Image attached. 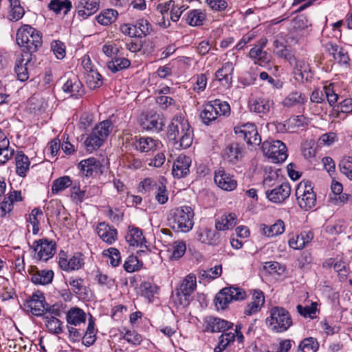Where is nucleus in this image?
Returning a JSON list of instances; mask_svg holds the SVG:
<instances>
[{"mask_svg": "<svg viewBox=\"0 0 352 352\" xmlns=\"http://www.w3.org/2000/svg\"><path fill=\"white\" fill-rule=\"evenodd\" d=\"M167 137L176 148H187L193 140V131L182 116H175L168 125Z\"/></svg>", "mask_w": 352, "mask_h": 352, "instance_id": "f257e3e1", "label": "nucleus"}, {"mask_svg": "<svg viewBox=\"0 0 352 352\" xmlns=\"http://www.w3.org/2000/svg\"><path fill=\"white\" fill-rule=\"evenodd\" d=\"M194 210L188 206H182L170 210L168 221L172 229L178 232H188L194 225Z\"/></svg>", "mask_w": 352, "mask_h": 352, "instance_id": "f03ea898", "label": "nucleus"}, {"mask_svg": "<svg viewBox=\"0 0 352 352\" xmlns=\"http://www.w3.org/2000/svg\"><path fill=\"white\" fill-rule=\"evenodd\" d=\"M16 42L23 51L32 54L41 47L42 34L30 25H22L16 32Z\"/></svg>", "mask_w": 352, "mask_h": 352, "instance_id": "7ed1b4c3", "label": "nucleus"}, {"mask_svg": "<svg viewBox=\"0 0 352 352\" xmlns=\"http://www.w3.org/2000/svg\"><path fill=\"white\" fill-rule=\"evenodd\" d=\"M266 324L276 333L287 331L292 325V319L289 311L281 307H273L270 310V316Z\"/></svg>", "mask_w": 352, "mask_h": 352, "instance_id": "20e7f679", "label": "nucleus"}, {"mask_svg": "<svg viewBox=\"0 0 352 352\" xmlns=\"http://www.w3.org/2000/svg\"><path fill=\"white\" fill-rule=\"evenodd\" d=\"M230 113V107L228 102L215 99L204 105L200 118L205 124L209 125L218 118L228 116Z\"/></svg>", "mask_w": 352, "mask_h": 352, "instance_id": "39448f33", "label": "nucleus"}, {"mask_svg": "<svg viewBox=\"0 0 352 352\" xmlns=\"http://www.w3.org/2000/svg\"><path fill=\"white\" fill-rule=\"evenodd\" d=\"M197 287L196 276L190 274L182 281L179 288L173 294V300L177 305L186 307L192 300L191 295Z\"/></svg>", "mask_w": 352, "mask_h": 352, "instance_id": "423d86ee", "label": "nucleus"}, {"mask_svg": "<svg viewBox=\"0 0 352 352\" xmlns=\"http://www.w3.org/2000/svg\"><path fill=\"white\" fill-rule=\"evenodd\" d=\"M96 330L95 329V322L92 318L89 320L88 324L82 329H76L70 327L69 328V340L72 342L82 340V343L86 346L93 345L96 340Z\"/></svg>", "mask_w": 352, "mask_h": 352, "instance_id": "0eeeda50", "label": "nucleus"}, {"mask_svg": "<svg viewBox=\"0 0 352 352\" xmlns=\"http://www.w3.org/2000/svg\"><path fill=\"white\" fill-rule=\"evenodd\" d=\"M263 153L274 163L283 162L287 157V147L280 140L265 141L261 146Z\"/></svg>", "mask_w": 352, "mask_h": 352, "instance_id": "6e6552de", "label": "nucleus"}, {"mask_svg": "<svg viewBox=\"0 0 352 352\" xmlns=\"http://www.w3.org/2000/svg\"><path fill=\"white\" fill-rule=\"evenodd\" d=\"M245 297L246 294L241 288L225 287L216 295L214 303L218 309H224L232 301L243 300Z\"/></svg>", "mask_w": 352, "mask_h": 352, "instance_id": "1a4fd4ad", "label": "nucleus"}, {"mask_svg": "<svg viewBox=\"0 0 352 352\" xmlns=\"http://www.w3.org/2000/svg\"><path fill=\"white\" fill-rule=\"evenodd\" d=\"M32 248L34 252V257L36 259L47 261L56 253V244L54 241L41 239L34 242Z\"/></svg>", "mask_w": 352, "mask_h": 352, "instance_id": "9d476101", "label": "nucleus"}, {"mask_svg": "<svg viewBox=\"0 0 352 352\" xmlns=\"http://www.w3.org/2000/svg\"><path fill=\"white\" fill-rule=\"evenodd\" d=\"M296 196L299 206L305 211L316 206V195L311 186L300 184L296 190Z\"/></svg>", "mask_w": 352, "mask_h": 352, "instance_id": "9b49d317", "label": "nucleus"}, {"mask_svg": "<svg viewBox=\"0 0 352 352\" xmlns=\"http://www.w3.org/2000/svg\"><path fill=\"white\" fill-rule=\"evenodd\" d=\"M245 153L243 144L233 142L228 144L222 151L221 156L224 161L236 164L242 160Z\"/></svg>", "mask_w": 352, "mask_h": 352, "instance_id": "f8f14e48", "label": "nucleus"}, {"mask_svg": "<svg viewBox=\"0 0 352 352\" xmlns=\"http://www.w3.org/2000/svg\"><path fill=\"white\" fill-rule=\"evenodd\" d=\"M46 305L45 297L41 292L34 293L24 303V306L36 316H42L45 314Z\"/></svg>", "mask_w": 352, "mask_h": 352, "instance_id": "ddd939ff", "label": "nucleus"}, {"mask_svg": "<svg viewBox=\"0 0 352 352\" xmlns=\"http://www.w3.org/2000/svg\"><path fill=\"white\" fill-rule=\"evenodd\" d=\"M140 124L145 130L160 132L163 129L165 122L162 116L157 113L151 112L143 113L141 116Z\"/></svg>", "mask_w": 352, "mask_h": 352, "instance_id": "4468645a", "label": "nucleus"}, {"mask_svg": "<svg viewBox=\"0 0 352 352\" xmlns=\"http://www.w3.org/2000/svg\"><path fill=\"white\" fill-rule=\"evenodd\" d=\"M214 181L219 188L226 191H232L237 186V182L234 176L226 173L222 168L215 170Z\"/></svg>", "mask_w": 352, "mask_h": 352, "instance_id": "2eb2a0df", "label": "nucleus"}, {"mask_svg": "<svg viewBox=\"0 0 352 352\" xmlns=\"http://www.w3.org/2000/svg\"><path fill=\"white\" fill-rule=\"evenodd\" d=\"M31 281L35 285H46L53 280L54 273L51 270H39L36 266H30L28 270Z\"/></svg>", "mask_w": 352, "mask_h": 352, "instance_id": "dca6fc26", "label": "nucleus"}, {"mask_svg": "<svg viewBox=\"0 0 352 352\" xmlns=\"http://www.w3.org/2000/svg\"><path fill=\"white\" fill-rule=\"evenodd\" d=\"M32 55L23 52L18 56L15 61L14 72L17 79L21 82H25L29 78V65L32 60Z\"/></svg>", "mask_w": 352, "mask_h": 352, "instance_id": "f3484780", "label": "nucleus"}, {"mask_svg": "<svg viewBox=\"0 0 352 352\" xmlns=\"http://www.w3.org/2000/svg\"><path fill=\"white\" fill-rule=\"evenodd\" d=\"M204 331L211 333L224 332L233 327V323L213 316H207L204 320Z\"/></svg>", "mask_w": 352, "mask_h": 352, "instance_id": "a211bd4d", "label": "nucleus"}, {"mask_svg": "<svg viewBox=\"0 0 352 352\" xmlns=\"http://www.w3.org/2000/svg\"><path fill=\"white\" fill-rule=\"evenodd\" d=\"M66 319L69 333L70 327L76 329H82L86 327L87 315L82 309L78 307L71 308L67 313Z\"/></svg>", "mask_w": 352, "mask_h": 352, "instance_id": "6ab92c4d", "label": "nucleus"}, {"mask_svg": "<svg viewBox=\"0 0 352 352\" xmlns=\"http://www.w3.org/2000/svg\"><path fill=\"white\" fill-rule=\"evenodd\" d=\"M197 239L202 243L217 246L221 242V239L217 230L207 227L200 228L196 232Z\"/></svg>", "mask_w": 352, "mask_h": 352, "instance_id": "aec40b11", "label": "nucleus"}, {"mask_svg": "<svg viewBox=\"0 0 352 352\" xmlns=\"http://www.w3.org/2000/svg\"><path fill=\"white\" fill-rule=\"evenodd\" d=\"M291 193V187L289 183H283L272 190L265 192L267 198L274 203H282L288 198Z\"/></svg>", "mask_w": 352, "mask_h": 352, "instance_id": "412c9836", "label": "nucleus"}, {"mask_svg": "<svg viewBox=\"0 0 352 352\" xmlns=\"http://www.w3.org/2000/svg\"><path fill=\"white\" fill-rule=\"evenodd\" d=\"M191 164V159L184 155H179L174 162L172 173L174 177L182 178L186 176L189 172V168Z\"/></svg>", "mask_w": 352, "mask_h": 352, "instance_id": "4be33fe9", "label": "nucleus"}, {"mask_svg": "<svg viewBox=\"0 0 352 352\" xmlns=\"http://www.w3.org/2000/svg\"><path fill=\"white\" fill-rule=\"evenodd\" d=\"M233 72V63L228 61L223 63L222 67L215 72V78L223 87L228 88L231 86L232 82Z\"/></svg>", "mask_w": 352, "mask_h": 352, "instance_id": "5701e85b", "label": "nucleus"}, {"mask_svg": "<svg viewBox=\"0 0 352 352\" xmlns=\"http://www.w3.org/2000/svg\"><path fill=\"white\" fill-rule=\"evenodd\" d=\"M100 7V0H80L76 5L78 14L86 19L96 13Z\"/></svg>", "mask_w": 352, "mask_h": 352, "instance_id": "b1692460", "label": "nucleus"}, {"mask_svg": "<svg viewBox=\"0 0 352 352\" xmlns=\"http://www.w3.org/2000/svg\"><path fill=\"white\" fill-rule=\"evenodd\" d=\"M96 232L98 236L107 244H112L117 239V230L105 222L98 223L96 227Z\"/></svg>", "mask_w": 352, "mask_h": 352, "instance_id": "393cba45", "label": "nucleus"}, {"mask_svg": "<svg viewBox=\"0 0 352 352\" xmlns=\"http://www.w3.org/2000/svg\"><path fill=\"white\" fill-rule=\"evenodd\" d=\"M274 102L268 98H256L249 102L250 111L258 114L267 115L273 107Z\"/></svg>", "mask_w": 352, "mask_h": 352, "instance_id": "a878e982", "label": "nucleus"}, {"mask_svg": "<svg viewBox=\"0 0 352 352\" xmlns=\"http://www.w3.org/2000/svg\"><path fill=\"white\" fill-rule=\"evenodd\" d=\"M265 304V296L264 294L261 290H256L254 292L252 301L249 302L245 310L244 314L245 316H252L256 313H258L261 307Z\"/></svg>", "mask_w": 352, "mask_h": 352, "instance_id": "bb28decb", "label": "nucleus"}, {"mask_svg": "<svg viewBox=\"0 0 352 352\" xmlns=\"http://www.w3.org/2000/svg\"><path fill=\"white\" fill-rule=\"evenodd\" d=\"M125 239L131 246L141 248L143 247V245L146 246V240L143 236L142 230L133 226H129Z\"/></svg>", "mask_w": 352, "mask_h": 352, "instance_id": "cd10ccee", "label": "nucleus"}, {"mask_svg": "<svg viewBox=\"0 0 352 352\" xmlns=\"http://www.w3.org/2000/svg\"><path fill=\"white\" fill-rule=\"evenodd\" d=\"M58 263L63 270L69 272L81 268L84 265V259L81 254L76 253L69 259L60 257Z\"/></svg>", "mask_w": 352, "mask_h": 352, "instance_id": "c85d7f7f", "label": "nucleus"}, {"mask_svg": "<svg viewBox=\"0 0 352 352\" xmlns=\"http://www.w3.org/2000/svg\"><path fill=\"white\" fill-rule=\"evenodd\" d=\"M63 90L65 93L70 94L71 96L76 98L84 93L82 84L75 75H72L66 80L63 86Z\"/></svg>", "mask_w": 352, "mask_h": 352, "instance_id": "c756f323", "label": "nucleus"}, {"mask_svg": "<svg viewBox=\"0 0 352 352\" xmlns=\"http://www.w3.org/2000/svg\"><path fill=\"white\" fill-rule=\"evenodd\" d=\"M78 168L84 176L87 177H92L94 174L98 173L100 168V163L96 158L90 157L82 160L78 164Z\"/></svg>", "mask_w": 352, "mask_h": 352, "instance_id": "7c9ffc66", "label": "nucleus"}, {"mask_svg": "<svg viewBox=\"0 0 352 352\" xmlns=\"http://www.w3.org/2000/svg\"><path fill=\"white\" fill-rule=\"evenodd\" d=\"M158 144L159 142L157 140L149 137H140L136 139L133 143L135 149L142 153L156 150Z\"/></svg>", "mask_w": 352, "mask_h": 352, "instance_id": "2f4dec72", "label": "nucleus"}, {"mask_svg": "<svg viewBox=\"0 0 352 352\" xmlns=\"http://www.w3.org/2000/svg\"><path fill=\"white\" fill-rule=\"evenodd\" d=\"M314 238V234L311 231H303L296 238L293 237L289 239V246L295 250L303 249Z\"/></svg>", "mask_w": 352, "mask_h": 352, "instance_id": "473e14b6", "label": "nucleus"}, {"mask_svg": "<svg viewBox=\"0 0 352 352\" xmlns=\"http://www.w3.org/2000/svg\"><path fill=\"white\" fill-rule=\"evenodd\" d=\"M236 216L234 213L223 214L216 220L215 228L217 230H226L236 226Z\"/></svg>", "mask_w": 352, "mask_h": 352, "instance_id": "72a5a7b5", "label": "nucleus"}, {"mask_svg": "<svg viewBox=\"0 0 352 352\" xmlns=\"http://www.w3.org/2000/svg\"><path fill=\"white\" fill-rule=\"evenodd\" d=\"M16 172L21 177H25L29 170L30 162L22 151L17 152L15 156Z\"/></svg>", "mask_w": 352, "mask_h": 352, "instance_id": "f704fd0d", "label": "nucleus"}, {"mask_svg": "<svg viewBox=\"0 0 352 352\" xmlns=\"http://www.w3.org/2000/svg\"><path fill=\"white\" fill-rule=\"evenodd\" d=\"M293 73L295 78L298 81H303L304 74L309 71V64L301 58H296L294 61L293 65Z\"/></svg>", "mask_w": 352, "mask_h": 352, "instance_id": "c9c22d12", "label": "nucleus"}, {"mask_svg": "<svg viewBox=\"0 0 352 352\" xmlns=\"http://www.w3.org/2000/svg\"><path fill=\"white\" fill-rule=\"evenodd\" d=\"M45 326L50 333L59 335L63 332V322L53 316H45Z\"/></svg>", "mask_w": 352, "mask_h": 352, "instance_id": "e433bc0d", "label": "nucleus"}, {"mask_svg": "<svg viewBox=\"0 0 352 352\" xmlns=\"http://www.w3.org/2000/svg\"><path fill=\"white\" fill-rule=\"evenodd\" d=\"M206 15L201 10H192L188 12L186 21L191 26H199L206 20Z\"/></svg>", "mask_w": 352, "mask_h": 352, "instance_id": "4c0bfd02", "label": "nucleus"}, {"mask_svg": "<svg viewBox=\"0 0 352 352\" xmlns=\"http://www.w3.org/2000/svg\"><path fill=\"white\" fill-rule=\"evenodd\" d=\"M285 230L284 222L281 220L277 221L271 226L263 225L262 233L267 237H273L281 234Z\"/></svg>", "mask_w": 352, "mask_h": 352, "instance_id": "58836bf2", "label": "nucleus"}, {"mask_svg": "<svg viewBox=\"0 0 352 352\" xmlns=\"http://www.w3.org/2000/svg\"><path fill=\"white\" fill-rule=\"evenodd\" d=\"M48 8L56 14L63 11L66 14L72 8V2L70 0H52Z\"/></svg>", "mask_w": 352, "mask_h": 352, "instance_id": "ea45409f", "label": "nucleus"}, {"mask_svg": "<svg viewBox=\"0 0 352 352\" xmlns=\"http://www.w3.org/2000/svg\"><path fill=\"white\" fill-rule=\"evenodd\" d=\"M72 184L73 182L69 176L60 177L53 182L52 186V193L56 195L72 186Z\"/></svg>", "mask_w": 352, "mask_h": 352, "instance_id": "a19ab883", "label": "nucleus"}, {"mask_svg": "<svg viewBox=\"0 0 352 352\" xmlns=\"http://www.w3.org/2000/svg\"><path fill=\"white\" fill-rule=\"evenodd\" d=\"M131 65L129 59L122 57H116L107 64V67L113 73L128 68Z\"/></svg>", "mask_w": 352, "mask_h": 352, "instance_id": "79ce46f5", "label": "nucleus"}, {"mask_svg": "<svg viewBox=\"0 0 352 352\" xmlns=\"http://www.w3.org/2000/svg\"><path fill=\"white\" fill-rule=\"evenodd\" d=\"M112 131V122L104 120L97 124L93 131L104 141Z\"/></svg>", "mask_w": 352, "mask_h": 352, "instance_id": "37998d69", "label": "nucleus"}, {"mask_svg": "<svg viewBox=\"0 0 352 352\" xmlns=\"http://www.w3.org/2000/svg\"><path fill=\"white\" fill-rule=\"evenodd\" d=\"M10 10L9 18L12 21H18L21 19L25 13L23 8L21 6L19 0H9Z\"/></svg>", "mask_w": 352, "mask_h": 352, "instance_id": "c03bdc74", "label": "nucleus"}, {"mask_svg": "<svg viewBox=\"0 0 352 352\" xmlns=\"http://www.w3.org/2000/svg\"><path fill=\"white\" fill-rule=\"evenodd\" d=\"M133 24L136 29L137 37L142 38L151 32L152 26L146 19H140Z\"/></svg>", "mask_w": 352, "mask_h": 352, "instance_id": "a18cd8bd", "label": "nucleus"}, {"mask_svg": "<svg viewBox=\"0 0 352 352\" xmlns=\"http://www.w3.org/2000/svg\"><path fill=\"white\" fill-rule=\"evenodd\" d=\"M118 14L116 10L107 9L97 16V21L101 25H108L116 20Z\"/></svg>", "mask_w": 352, "mask_h": 352, "instance_id": "49530a36", "label": "nucleus"}, {"mask_svg": "<svg viewBox=\"0 0 352 352\" xmlns=\"http://www.w3.org/2000/svg\"><path fill=\"white\" fill-rule=\"evenodd\" d=\"M319 347L317 340L312 337L302 340L298 349V352H316Z\"/></svg>", "mask_w": 352, "mask_h": 352, "instance_id": "de8ad7c7", "label": "nucleus"}, {"mask_svg": "<svg viewBox=\"0 0 352 352\" xmlns=\"http://www.w3.org/2000/svg\"><path fill=\"white\" fill-rule=\"evenodd\" d=\"M235 340V335L234 333H225L219 338L218 345L214 348V352H223L227 346Z\"/></svg>", "mask_w": 352, "mask_h": 352, "instance_id": "09e8293b", "label": "nucleus"}, {"mask_svg": "<svg viewBox=\"0 0 352 352\" xmlns=\"http://www.w3.org/2000/svg\"><path fill=\"white\" fill-rule=\"evenodd\" d=\"M103 142V140L92 131L91 133L86 138L85 145L87 151L91 153L94 150L98 148Z\"/></svg>", "mask_w": 352, "mask_h": 352, "instance_id": "8fccbe9b", "label": "nucleus"}, {"mask_svg": "<svg viewBox=\"0 0 352 352\" xmlns=\"http://www.w3.org/2000/svg\"><path fill=\"white\" fill-rule=\"evenodd\" d=\"M86 82L90 89H94L102 85V76L96 70L86 74Z\"/></svg>", "mask_w": 352, "mask_h": 352, "instance_id": "3c124183", "label": "nucleus"}, {"mask_svg": "<svg viewBox=\"0 0 352 352\" xmlns=\"http://www.w3.org/2000/svg\"><path fill=\"white\" fill-rule=\"evenodd\" d=\"M186 250V243L182 241H175L168 248V251L171 252L170 257L174 259H179L183 256Z\"/></svg>", "mask_w": 352, "mask_h": 352, "instance_id": "603ef678", "label": "nucleus"}, {"mask_svg": "<svg viewBox=\"0 0 352 352\" xmlns=\"http://www.w3.org/2000/svg\"><path fill=\"white\" fill-rule=\"evenodd\" d=\"M64 209L63 206L60 201L51 200L45 208V213L47 217H58L62 210Z\"/></svg>", "mask_w": 352, "mask_h": 352, "instance_id": "864d4df0", "label": "nucleus"}, {"mask_svg": "<svg viewBox=\"0 0 352 352\" xmlns=\"http://www.w3.org/2000/svg\"><path fill=\"white\" fill-rule=\"evenodd\" d=\"M249 56L254 60L256 64H258L260 65L263 63H266L268 61L267 52L255 47L250 50Z\"/></svg>", "mask_w": 352, "mask_h": 352, "instance_id": "5fc2aeb1", "label": "nucleus"}, {"mask_svg": "<svg viewBox=\"0 0 352 352\" xmlns=\"http://www.w3.org/2000/svg\"><path fill=\"white\" fill-rule=\"evenodd\" d=\"M71 186L70 197L72 201L77 204H81L84 201L85 198L87 197L86 195V190H81L79 184L74 183Z\"/></svg>", "mask_w": 352, "mask_h": 352, "instance_id": "6e6d98bb", "label": "nucleus"}, {"mask_svg": "<svg viewBox=\"0 0 352 352\" xmlns=\"http://www.w3.org/2000/svg\"><path fill=\"white\" fill-rule=\"evenodd\" d=\"M302 103H304V98L302 94L297 91L290 93L283 101V104L287 107Z\"/></svg>", "mask_w": 352, "mask_h": 352, "instance_id": "4d7b16f0", "label": "nucleus"}, {"mask_svg": "<svg viewBox=\"0 0 352 352\" xmlns=\"http://www.w3.org/2000/svg\"><path fill=\"white\" fill-rule=\"evenodd\" d=\"M323 90L329 106L331 107L334 111V107L337 105L336 102L339 99V95L335 92L332 84L324 86Z\"/></svg>", "mask_w": 352, "mask_h": 352, "instance_id": "13d9d810", "label": "nucleus"}, {"mask_svg": "<svg viewBox=\"0 0 352 352\" xmlns=\"http://www.w3.org/2000/svg\"><path fill=\"white\" fill-rule=\"evenodd\" d=\"M335 117L338 118L341 113H349L352 112V98H346L334 107Z\"/></svg>", "mask_w": 352, "mask_h": 352, "instance_id": "bf43d9fd", "label": "nucleus"}, {"mask_svg": "<svg viewBox=\"0 0 352 352\" xmlns=\"http://www.w3.org/2000/svg\"><path fill=\"white\" fill-rule=\"evenodd\" d=\"M43 214V211L39 208H34L29 214L28 222L32 226L33 234H36L39 231V221L38 216Z\"/></svg>", "mask_w": 352, "mask_h": 352, "instance_id": "052dcab7", "label": "nucleus"}, {"mask_svg": "<svg viewBox=\"0 0 352 352\" xmlns=\"http://www.w3.org/2000/svg\"><path fill=\"white\" fill-rule=\"evenodd\" d=\"M140 291L142 295L145 298H148L149 300L154 296L155 294L157 293V286L156 285L152 284L150 282H143L140 285Z\"/></svg>", "mask_w": 352, "mask_h": 352, "instance_id": "680f3d73", "label": "nucleus"}, {"mask_svg": "<svg viewBox=\"0 0 352 352\" xmlns=\"http://www.w3.org/2000/svg\"><path fill=\"white\" fill-rule=\"evenodd\" d=\"M103 255L109 257L110 264L113 267L118 266L121 262L120 252L115 248H110L104 250Z\"/></svg>", "mask_w": 352, "mask_h": 352, "instance_id": "e2e57ef3", "label": "nucleus"}, {"mask_svg": "<svg viewBox=\"0 0 352 352\" xmlns=\"http://www.w3.org/2000/svg\"><path fill=\"white\" fill-rule=\"evenodd\" d=\"M339 168L340 172L352 181V157H346L342 160L339 164Z\"/></svg>", "mask_w": 352, "mask_h": 352, "instance_id": "0e129e2a", "label": "nucleus"}, {"mask_svg": "<svg viewBox=\"0 0 352 352\" xmlns=\"http://www.w3.org/2000/svg\"><path fill=\"white\" fill-rule=\"evenodd\" d=\"M287 124L289 125V129L294 131L303 128L307 124V122L306 118L303 116H296L290 118L287 120Z\"/></svg>", "mask_w": 352, "mask_h": 352, "instance_id": "69168bd1", "label": "nucleus"}, {"mask_svg": "<svg viewBox=\"0 0 352 352\" xmlns=\"http://www.w3.org/2000/svg\"><path fill=\"white\" fill-rule=\"evenodd\" d=\"M124 163L128 168L131 170H138L143 166L142 161L133 155H128L125 156L124 158Z\"/></svg>", "mask_w": 352, "mask_h": 352, "instance_id": "338daca9", "label": "nucleus"}, {"mask_svg": "<svg viewBox=\"0 0 352 352\" xmlns=\"http://www.w3.org/2000/svg\"><path fill=\"white\" fill-rule=\"evenodd\" d=\"M298 312L301 316L307 318L309 317L310 318H316V304L311 303L310 306L303 307L301 305H298L296 307Z\"/></svg>", "mask_w": 352, "mask_h": 352, "instance_id": "774afa93", "label": "nucleus"}]
</instances>
